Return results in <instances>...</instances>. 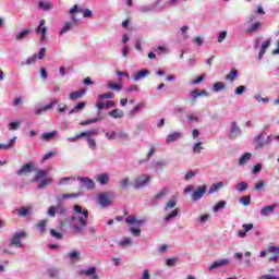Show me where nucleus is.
Masks as SVG:
<instances>
[{
    "mask_svg": "<svg viewBox=\"0 0 279 279\" xmlns=\"http://www.w3.org/2000/svg\"><path fill=\"white\" fill-rule=\"evenodd\" d=\"M254 99L256 100V101H258V102H263V104H269V97H264L263 98V96H260V94H256L255 96H254Z\"/></svg>",
    "mask_w": 279,
    "mask_h": 279,
    "instance_id": "52",
    "label": "nucleus"
},
{
    "mask_svg": "<svg viewBox=\"0 0 279 279\" xmlns=\"http://www.w3.org/2000/svg\"><path fill=\"white\" fill-rule=\"evenodd\" d=\"M97 134H98L97 129H92V130L78 133V137L86 138V141H88V138H93V136H97Z\"/></svg>",
    "mask_w": 279,
    "mask_h": 279,
    "instance_id": "21",
    "label": "nucleus"
},
{
    "mask_svg": "<svg viewBox=\"0 0 279 279\" xmlns=\"http://www.w3.org/2000/svg\"><path fill=\"white\" fill-rule=\"evenodd\" d=\"M96 108L98 110L97 112V117H101V111L104 110V108L106 107V104L104 102V100L98 101L96 105Z\"/></svg>",
    "mask_w": 279,
    "mask_h": 279,
    "instance_id": "51",
    "label": "nucleus"
},
{
    "mask_svg": "<svg viewBox=\"0 0 279 279\" xmlns=\"http://www.w3.org/2000/svg\"><path fill=\"white\" fill-rule=\"evenodd\" d=\"M36 60H38V54H33L32 57H28L25 61L21 62V66H28L31 64H36Z\"/></svg>",
    "mask_w": 279,
    "mask_h": 279,
    "instance_id": "29",
    "label": "nucleus"
},
{
    "mask_svg": "<svg viewBox=\"0 0 279 279\" xmlns=\"http://www.w3.org/2000/svg\"><path fill=\"white\" fill-rule=\"evenodd\" d=\"M85 95H86V89L75 90L70 93L69 99L71 101H75L76 99H82V97H84Z\"/></svg>",
    "mask_w": 279,
    "mask_h": 279,
    "instance_id": "19",
    "label": "nucleus"
},
{
    "mask_svg": "<svg viewBox=\"0 0 279 279\" xmlns=\"http://www.w3.org/2000/svg\"><path fill=\"white\" fill-rule=\"evenodd\" d=\"M207 191H208V186H206V184L196 187V190L192 194V201L199 202V199H202V197L206 195Z\"/></svg>",
    "mask_w": 279,
    "mask_h": 279,
    "instance_id": "8",
    "label": "nucleus"
},
{
    "mask_svg": "<svg viewBox=\"0 0 279 279\" xmlns=\"http://www.w3.org/2000/svg\"><path fill=\"white\" fill-rule=\"evenodd\" d=\"M74 215L70 218V227L74 234L84 235L86 233V226H88V209H82V206L74 205Z\"/></svg>",
    "mask_w": 279,
    "mask_h": 279,
    "instance_id": "1",
    "label": "nucleus"
},
{
    "mask_svg": "<svg viewBox=\"0 0 279 279\" xmlns=\"http://www.w3.org/2000/svg\"><path fill=\"white\" fill-rule=\"evenodd\" d=\"M96 203L98 204V206H100L102 208H108V206H112V201L110 199V194L107 192H102V193L98 194V196L96 198Z\"/></svg>",
    "mask_w": 279,
    "mask_h": 279,
    "instance_id": "5",
    "label": "nucleus"
},
{
    "mask_svg": "<svg viewBox=\"0 0 279 279\" xmlns=\"http://www.w3.org/2000/svg\"><path fill=\"white\" fill-rule=\"evenodd\" d=\"M56 136H58V131H52L49 133H43L41 134V140L43 141H53V138H56Z\"/></svg>",
    "mask_w": 279,
    "mask_h": 279,
    "instance_id": "36",
    "label": "nucleus"
},
{
    "mask_svg": "<svg viewBox=\"0 0 279 279\" xmlns=\"http://www.w3.org/2000/svg\"><path fill=\"white\" fill-rule=\"evenodd\" d=\"M86 108V102L81 101L74 106L73 109L70 110L69 114H76V112H82Z\"/></svg>",
    "mask_w": 279,
    "mask_h": 279,
    "instance_id": "28",
    "label": "nucleus"
},
{
    "mask_svg": "<svg viewBox=\"0 0 279 279\" xmlns=\"http://www.w3.org/2000/svg\"><path fill=\"white\" fill-rule=\"evenodd\" d=\"M34 171V163L27 162L21 169L16 171V175H27Z\"/></svg>",
    "mask_w": 279,
    "mask_h": 279,
    "instance_id": "15",
    "label": "nucleus"
},
{
    "mask_svg": "<svg viewBox=\"0 0 279 279\" xmlns=\"http://www.w3.org/2000/svg\"><path fill=\"white\" fill-rule=\"evenodd\" d=\"M47 220H40L37 223V230H39L40 234H45L47 232Z\"/></svg>",
    "mask_w": 279,
    "mask_h": 279,
    "instance_id": "42",
    "label": "nucleus"
},
{
    "mask_svg": "<svg viewBox=\"0 0 279 279\" xmlns=\"http://www.w3.org/2000/svg\"><path fill=\"white\" fill-rule=\"evenodd\" d=\"M60 104V99H52L50 100V102L46 106L43 107H37L35 108V114L36 117H40V114H43V112H48V110H52L53 106Z\"/></svg>",
    "mask_w": 279,
    "mask_h": 279,
    "instance_id": "7",
    "label": "nucleus"
},
{
    "mask_svg": "<svg viewBox=\"0 0 279 279\" xmlns=\"http://www.w3.org/2000/svg\"><path fill=\"white\" fill-rule=\"evenodd\" d=\"M149 75V70L144 69L141 70L140 72L135 73V75L133 76L134 82H140V80H145V77Z\"/></svg>",
    "mask_w": 279,
    "mask_h": 279,
    "instance_id": "24",
    "label": "nucleus"
},
{
    "mask_svg": "<svg viewBox=\"0 0 279 279\" xmlns=\"http://www.w3.org/2000/svg\"><path fill=\"white\" fill-rule=\"evenodd\" d=\"M169 193V189H161L158 194L155 196V199H163V197Z\"/></svg>",
    "mask_w": 279,
    "mask_h": 279,
    "instance_id": "48",
    "label": "nucleus"
},
{
    "mask_svg": "<svg viewBox=\"0 0 279 279\" xmlns=\"http://www.w3.org/2000/svg\"><path fill=\"white\" fill-rule=\"evenodd\" d=\"M240 204H243V206H250L252 204V196L246 195L240 198Z\"/></svg>",
    "mask_w": 279,
    "mask_h": 279,
    "instance_id": "49",
    "label": "nucleus"
},
{
    "mask_svg": "<svg viewBox=\"0 0 279 279\" xmlns=\"http://www.w3.org/2000/svg\"><path fill=\"white\" fill-rule=\"evenodd\" d=\"M96 272H97V268L95 266H92L81 271V274H83L84 276H95Z\"/></svg>",
    "mask_w": 279,
    "mask_h": 279,
    "instance_id": "47",
    "label": "nucleus"
},
{
    "mask_svg": "<svg viewBox=\"0 0 279 279\" xmlns=\"http://www.w3.org/2000/svg\"><path fill=\"white\" fill-rule=\"evenodd\" d=\"M263 28V23L260 21L253 22L247 28L246 34H256Z\"/></svg>",
    "mask_w": 279,
    "mask_h": 279,
    "instance_id": "17",
    "label": "nucleus"
},
{
    "mask_svg": "<svg viewBox=\"0 0 279 279\" xmlns=\"http://www.w3.org/2000/svg\"><path fill=\"white\" fill-rule=\"evenodd\" d=\"M151 177L147 174H141L134 179L133 186L134 189H145L149 184Z\"/></svg>",
    "mask_w": 279,
    "mask_h": 279,
    "instance_id": "6",
    "label": "nucleus"
},
{
    "mask_svg": "<svg viewBox=\"0 0 279 279\" xmlns=\"http://www.w3.org/2000/svg\"><path fill=\"white\" fill-rule=\"evenodd\" d=\"M118 138H119L120 141H129L130 135H129L128 132H125V131H120V132L118 133Z\"/></svg>",
    "mask_w": 279,
    "mask_h": 279,
    "instance_id": "56",
    "label": "nucleus"
},
{
    "mask_svg": "<svg viewBox=\"0 0 279 279\" xmlns=\"http://www.w3.org/2000/svg\"><path fill=\"white\" fill-rule=\"evenodd\" d=\"M97 134H98L97 129H92V130L78 133V137L86 138V141H88V138H93V136H97Z\"/></svg>",
    "mask_w": 279,
    "mask_h": 279,
    "instance_id": "20",
    "label": "nucleus"
},
{
    "mask_svg": "<svg viewBox=\"0 0 279 279\" xmlns=\"http://www.w3.org/2000/svg\"><path fill=\"white\" fill-rule=\"evenodd\" d=\"M165 165H167V162H165V160H162V159H159L153 163V167L155 169H162V167H165Z\"/></svg>",
    "mask_w": 279,
    "mask_h": 279,
    "instance_id": "57",
    "label": "nucleus"
},
{
    "mask_svg": "<svg viewBox=\"0 0 279 279\" xmlns=\"http://www.w3.org/2000/svg\"><path fill=\"white\" fill-rule=\"evenodd\" d=\"M130 46L124 45L121 50L122 58H128V56H130Z\"/></svg>",
    "mask_w": 279,
    "mask_h": 279,
    "instance_id": "59",
    "label": "nucleus"
},
{
    "mask_svg": "<svg viewBox=\"0 0 279 279\" xmlns=\"http://www.w3.org/2000/svg\"><path fill=\"white\" fill-rule=\"evenodd\" d=\"M225 265H230V259H219L208 267V271H215V269H219V267H225Z\"/></svg>",
    "mask_w": 279,
    "mask_h": 279,
    "instance_id": "16",
    "label": "nucleus"
},
{
    "mask_svg": "<svg viewBox=\"0 0 279 279\" xmlns=\"http://www.w3.org/2000/svg\"><path fill=\"white\" fill-rule=\"evenodd\" d=\"M98 99H99V101H104L106 99H114V93L108 92L105 94H100V95H98Z\"/></svg>",
    "mask_w": 279,
    "mask_h": 279,
    "instance_id": "43",
    "label": "nucleus"
},
{
    "mask_svg": "<svg viewBox=\"0 0 279 279\" xmlns=\"http://www.w3.org/2000/svg\"><path fill=\"white\" fill-rule=\"evenodd\" d=\"M87 145L93 151L97 149V142L95 141V138H87Z\"/></svg>",
    "mask_w": 279,
    "mask_h": 279,
    "instance_id": "53",
    "label": "nucleus"
},
{
    "mask_svg": "<svg viewBox=\"0 0 279 279\" xmlns=\"http://www.w3.org/2000/svg\"><path fill=\"white\" fill-rule=\"evenodd\" d=\"M56 213H58V207L50 206L48 208L47 215L48 217H56Z\"/></svg>",
    "mask_w": 279,
    "mask_h": 279,
    "instance_id": "64",
    "label": "nucleus"
},
{
    "mask_svg": "<svg viewBox=\"0 0 279 279\" xmlns=\"http://www.w3.org/2000/svg\"><path fill=\"white\" fill-rule=\"evenodd\" d=\"M235 191H238V193H245V191H247V183L246 182H240L235 185Z\"/></svg>",
    "mask_w": 279,
    "mask_h": 279,
    "instance_id": "45",
    "label": "nucleus"
},
{
    "mask_svg": "<svg viewBox=\"0 0 279 279\" xmlns=\"http://www.w3.org/2000/svg\"><path fill=\"white\" fill-rule=\"evenodd\" d=\"M208 96V92L206 90H197V89H194L190 93V99L191 101H196L198 97H207Z\"/></svg>",
    "mask_w": 279,
    "mask_h": 279,
    "instance_id": "18",
    "label": "nucleus"
},
{
    "mask_svg": "<svg viewBox=\"0 0 279 279\" xmlns=\"http://www.w3.org/2000/svg\"><path fill=\"white\" fill-rule=\"evenodd\" d=\"M104 117L101 116H97L96 118L94 119H89L87 121H83L81 122V125H90V123H98V121H102Z\"/></svg>",
    "mask_w": 279,
    "mask_h": 279,
    "instance_id": "46",
    "label": "nucleus"
},
{
    "mask_svg": "<svg viewBox=\"0 0 279 279\" xmlns=\"http://www.w3.org/2000/svg\"><path fill=\"white\" fill-rule=\"evenodd\" d=\"M38 8H39V10H43V12H49V10H51V8H53V3L39 0Z\"/></svg>",
    "mask_w": 279,
    "mask_h": 279,
    "instance_id": "26",
    "label": "nucleus"
},
{
    "mask_svg": "<svg viewBox=\"0 0 279 279\" xmlns=\"http://www.w3.org/2000/svg\"><path fill=\"white\" fill-rule=\"evenodd\" d=\"M178 215H180V208L177 207L168 216L163 218V221L166 222L173 221V219H175Z\"/></svg>",
    "mask_w": 279,
    "mask_h": 279,
    "instance_id": "31",
    "label": "nucleus"
},
{
    "mask_svg": "<svg viewBox=\"0 0 279 279\" xmlns=\"http://www.w3.org/2000/svg\"><path fill=\"white\" fill-rule=\"evenodd\" d=\"M269 45H271L270 39H267L265 43L262 44V47L258 53V60H263V56H265L267 49H269Z\"/></svg>",
    "mask_w": 279,
    "mask_h": 279,
    "instance_id": "23",
    "label": "nucleus"
},
{
    "mask_svg": "<svg viewBox=\"0 0 279 279\" xmlns=\"http://www.w3.org/2000/svg\"><path fill=\"white\" fill-rule=\"evenodd\" d=\"M277 208H278V204H271V205L264 206L260 209L259 215L262 217H269V216L274 215V213Z\"/></svg>",
    "mask_w": 279,
    "mask_h": 279,
    "instance_id": "12",
    "label": "nucleus"
},
{
    "mask_svg": "<svg viewBox=\"0 0 279 279\" xmlns=\"http://www.w3.org/2000/svg\"><path fill=\"white\" fill-rule=\"evenodd\" d=\"M109 117H111L112 119H123V117H125V113L123 112V110L113 109L109 112Z\"/></svg>",
    "mask_w": 279,
    "mask_h": 279,
    "instance_id": "32",
    "label": "nucleus"
},
{
    "mask_svg": "<svg viewBox=\"0 0 279 279\" xmlns=\"http://www.w3.org/2000/svg\"><path fill=\"white\" fill-rule=\"evenodd\" d=\"M77 181L81 182L87 191H93L95 189V181L89 177H77Z\"/></svg>",
    "mask_w": 279,
    "mask_h": 279,
    "instance_id": "13",
    "label": "nucleus"
},
{
    "mask_svg": "<svg viewBox=\"0 0 279 279\" xmlns=\"http://www.w3.org/2000/svg\"><path fill=\"white\" fill-rule=\"evenodd\" d=\"M226 208V201H219L214 207L213 211L214 213H219V210H223Z\"/></svg>",
    "mask_w": 279,
    "mask_h": 279,
    "instance_id": "44",
    "label": "nucleus"
},
{
    "mask_svg": "<svg viewBox=\"0 0 279 279\" xmlns=\"http://www.w3.org/2000/svg\"><path fill=\"white\" fill-rule=\"evenodd\" d=\"M226 38H228V31H222L218 34V43H223V40H226Z\"/></svg>",
    "mask_w": 279,
    "mask_h": 279,
    "instance_id": "55",
    "label": "nucleus"
},
{
    "mask_svg": "<svg viewBox=\"0 0 279 279\" xmlns=\"http://www.w3.org/2000/svg\"><path fill=\"white\" fill-rule=\"evenodd\" d=\"M28 34H32V29L31 28H24L22 32L17 33L15 35V40H25L26 37L28 36Z\"/></svg>",
    "mask_w": 279,
    "mask_h": 279,
    "instance_id": "27",
    "label": "nucleus"
},
{
    "mask_svg": "<svg viewBox=\"0 0 279 279\" xmlns=\"http://www.w3.org/2000/svg\"><path fill=\"white\" fill-rule=\"evenodd\" d=\"M34 182H38L37 189L43 191V189H47L49 184L53 183V179L47 178V171L46 170H40L36 173L34 178Z\"/></svg>",
    "mask_w": 279,
    "mask_h": 279,
    "instance_id": "3",
    "label": "nucleus"
},
{
    "mask_svg": "<svg viewBox=\"0 0 279 279\" xmlns=\"http://www.w3.org/2000/svg\"><path fill=\"white\" fill-rule=\"evenodd\" d=\"M241 134H243V132L241 131V126H239L236 122H232L228 138H231V140L239 138Z\"/></svg>",
    "mask_w": 279,
    "mask_h": 279,
    "instance_id": "9",
    "label": "nucleus"
},
{
    "mask_svg": "<svg viewBox=\"0 0 279 279\" xmlns=\"http://www.w3.org/2000/svg\"><path fill=\"white\" fill-rule=\"evenodd\" d=\"M120 186L121 189H128V186H130V178H123L120 180Z\"/></svg>",
    "mask_w": 279,
    "mask_h": 279,
    "instance_id": "63",
    "label": "nucleus"
},
{
    "mask_svg": "<svg viewBox=\"0 0 279 279\" xmlns=\"http://www.w3.org/2000/svg\"><path fill=\"white\" fill-rule=\"evenodd\" d=\"M76 12H82V8L77 7V4H74L73 8L69 10L71 21L64 23L63 27L59 32L60 36L66 34V32H71V29H73L74 27H77V25L80 24V20H77V16L75 15Z\"/></svg>",
    "mask_w": 279,
    "mask_h": 279,
    "instance_id": "2",
    "label": "nucleus"
},
{
    "mask_svg": "<svg viewBox=\"0 0 279 279\" xmlns=\"http://www.w3.org/2000/svg\"><path fill=\"white\" fill-rule=\"evenodd\" d=\"M17 215L19 217H27V215H29V208L21 207L20 209H17Z\"/></svg>",
    "mask_w": 279,
    "mask_h": 279,
    "instance_id": "50",
    "label": "nucleus"
},
{
    "mask_svg": "<svg viewBox=\"0 0 279 279\" xmlns=\"http://www.w3.org/2000/svg\"><path fill=\"white\" fill-rule=\"evenodd\" d=\"M253 143H255V149H263V147H265V142H263V133L255 136Z\"/></svg>",
    "mask_w": 279,
    "mask_h": 279,
    "instance_id": "25",
    "label": "nucleus"
},
{
    "mask_svg": "<svg viewBox=\"0 0 279 279\" xmlns=\"http://www.w3.org/2000/svg\"><path fill=\"white\" fill-rule=\"evenodd\" d=\"M223 88H226V84H223V82H217L215 85H214V90L216 93H219V90H223Z\"/></svg>",
    "mask_w": 279,
    "mask_h": 279,
    "instance_id": "58",
    "label": "nucleus"
},
{
    "mask_svg": "<svg viewBox=\"0 0 279 279\" xmlns=\"http://www.w3.org/2000/svg\"><path fill=\"white\" fill-rule=\"evenodd\" d=\"M158 5H160V0H157L154 4H145L140 7L138 12L142 14H149V12H154Z\"/></svg>",
    "mask_w": 279,
    "mask_h": 279,
    "instance_id": "14",
    "label": "nucleus"
},
{
    "mask_svg": "<svg viewBox=\"0 0 279 279\" xmlns=\"http://www.w3.org/2000/svg\"><path fill=\"white\" fill-rule=\"evenodd\" d=\"M181 136V132H173L166 137V144L170 145V143H175V141H180Z\"/></svg>",
    "mask_w": 279,
    "mask_h": 279,
    "instance_id": "22",
    "label": "nucleus"
},
{
    "mask_svg": "<svg viewBox=\"0 0 279 279\" xmlns=\"http://www.w3.org/2000/svg\"><path fill=\"white\" fill-rule=\"evenodd\" d=\"M16 136L12 137L8 144H0V149H4L5 151H8V149H12V147H14L15 143H16Z\"/></svg>",
    "mask_w": 279,
    "mask_h": 279,
    "instance_id": "33",
    "label": "nucleus"
},
{
    "mask_svg": "<svg viewBox=\"0 0 279 279\" xmlns=\"http://www.w3.org/2000/svg\"><path fill=\"white\" fill-rule=\"evenodd\" d=\"M219 189H223V182H218L216 184H213L208 190V195H213L214 193H217Z\"/></svg>",
    "mask_w": 279,
    "mask_h": 279,
    "instance_id": "38",
    "label": "nucleus"
},
{
    "mask_svg": "<svg viewBox=\"0 0 279 279\" xmlns=\"http://www.w3.org/2000/svg\"><path fill=\"white\" fill-rule=\"evenodd\" d=\"M252 160V155L250 153H245L240 159L239 165L240 167H244L247 162Z\"/></svg>",
    "mask_w": 279,
    "mask_h": 279,
    "instance_id": "37",
    "label": "nucleus"
},
{
    "mask_svg": "<svg viewBox=\"0 0 279 279\" xmlns=\"http://www.w3.org/2000/svg\"><path fill=\"white\" fill-rule=\"evenodd\" d=\"M146 222V219H137L134 215H130L125 218V223L129 226H137L138 228H141V226L145 225Z\"/></svg>",
    "mask_w": 279,
    "mask_h": 279,
    "instance_id": "11",
    "label": "nucleus"
},
{
    "mask_svg": "<svg viewBox=\"0 0 279 279\" xmlns=\"http://www.w3.org/2000/svg\"><path fill=\"white\" fill-rule=\"evenodd\" d=\"M45 20H40L39 25L36 27V34H47V27H45Z\"/></svg>",
    "mask_w": 279,
    "mask_h": 279,
    "instance_id": "40",
    "label": "nucleus"
},
{
    "mask_svg": "<svg viewBox=\"0 0 279 279\" xmlns=\"http://www.w3.org/2000/svg\"><path fill=\"white\" fill-rule=\"evenodd\" d=\"M68 256L71 260H77L80 258V252L72 251L68 254Z\"/></svg>",
    "mask_w": 279,
    "mask_h": 279,
    "instance_id": "61",
    "label": "nucleus"
},
{
    "mask_svg": "<svg viewBox=\"0 0 279 279\" xmlns=\"http://www.w3.org/2000/svg\"><path fill=\"white\" fill-rule=\"evenodd\" d=\"M107 88L109 90H117L119 93V92H121L123 89V86L121 84L108 82L107 83Z\"/></svg>",
    "mask_w": 279,
    "mask_h": 279,
    "instance_id": "39",
    "label": "nucleus"
},
{
    "mask_svg": "<svg viewBox=\"0 0 279 279\" xmlns=\"http://www.w3.org/2000/svg\"><path fill=\"white\" fill-rule=\"evenodd\" d=\"M236 77H239V71H236V69H233L230 71V73L228 75H226L225 80L227 82H234V80H236Z\"/></svg>",
    "mask_w": 279,
    "mask_h": 279,
    "instance_id": "34",
    "label": "nucleus"
},
{
    "mask_svg": "<svg viewBox=\"0 0 279 279\" xmlns=\"http://www.w3.org/2000/svg\"><path fill=\"white\" fill-rule=\"evenodd\" d=\"M180 29L183 40H189V34H186V32H189V25H183Z\"/></svg>",
    "mask_w": 279,
    "mask_h": 279,
    "instance_id": "54",
    "label": "nucleus"
},
{
    "mask_svg": "<svg viewBox=\"0 0 279 279\" xmlns=\"http://www.w3.org/2000/svg\"><path fill=\"white\" fill-rule=\"evenodd\" d=\"M132 238H123L118 242V245L119 247H128L129 245H132Z\"/></svg>",
    "mask_w": 279,
    "mask_h": 279,
    "instance_id": "41",
    "label": "nucleus"
},
{
    "mask_svg": "<svg viewBox=\"0 0 279 279\" xmlns=\"http://www.w3.org/2000/svg\"><path fill=\"white\" fill-rule=\"evenodd\" d=\"M27 238V233L25 231H17L13 234L9 247H23V239Z\"/></svg>",
    "mask_w": 279,
    "mask_h": 279,
    "instance_id": "4",
    "label": "nucleus"
},
{
    "mask_svg": "<svg viewBox=\"0 0 279 279\" xmlns=\"http://www.w3.org/2000/svg\"><path fill=\"white\" fill-rule=\"evenodd\" d=\"M95 180L100 186H108L110 184V173L101 172L95 177Z\"/></svg>",
    "mask_w": 279,
    "mask_h": 279,
    "instance_id": "10",
    "label": "nucleus"
},
{
    "mask_svg": "<svg viewBox=\"0 0 279 279\" xmlns=\"http://www.w3.org/2000/svg\"><path fill=\"white\" fill-rule=\"evenodd\" d=\"M50 235L52 236V239H57L58 241L62 240V233L53 229L50 230Z\"/></svg>",
    "mask_w": 279,
    "mask_h": 279,
    "instance_id": "60",
    "label": "nucleus"
},
{
    "mask_svg": "<svg viewBox=\"0 0 279 279\" xmlns=\"http://www.w3.org/2000/svg\"><path fill=\"white\" fill-rule=\"evenodd\" d=\"M130 232L133 236H141V227H130Z\"/></svg>",
    "mask_w": 279,
    "mask_h": 279,
    "instance_id": "62",
    "label": "nucleus"
},
{
    "mask_svg": "<svg viewBox=\"0 0 279 279\" xmlns=\"http://www.w3.org/2000/svg\"><path fill=\"white\" fill-rule=\"evenodd\" d=\"M175 195L172 196V198L170 201L167 202L166 206H165V211L169 213V210H171V208H175V206H178V202H175Z\"/></svg>",
    "mask_w": 279,
    "mask_h": 279,
    "instance_id": "30",
    "label": "nucleus"
},
{
    "mask_svg": "<svg viewBox=\"0 0 279 279\" xmlns=\"http://www.w3.org/2000/svg\"><path fill=\"white\" fill-rule=\"evenodd\" d=\"M145 108L143 102L137 104L130 112L129 117H136L137 112H141Z\"/></svg>",
    "mask_w": 279,
    "mask_h": 279,
    "instance_id": "35",
    "label": "nucleus"
}]
</instances>
